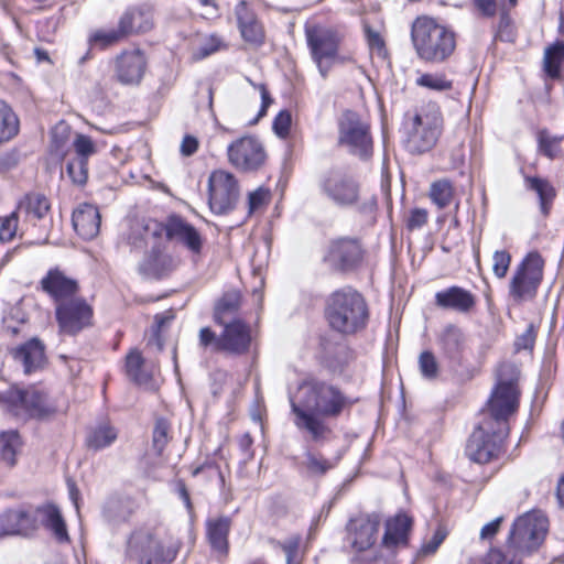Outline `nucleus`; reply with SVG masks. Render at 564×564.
<instances>
[{"label":"nucleus","mask_w":564,"mask_h":564,"mask_svg":"<svg viewBox=\"0 0 564 564\" xmlns=\"http://www.w3.org/2000/svg\"><path fill=\"white\" fill-rule=\"evenodd\" d=\"M228 44L224 36L217 33H198L192 42V57L204 59L217 52L227 50Z\"/></svg>","instance_id":"obj_34"},{"label":"nucleus","mask_w":564,"mask_h":564,"mask_svg":"<svg viewBox=\"0 0 564 564\" xmlns=\"http://www.w3.org/2000/svg\"><path fill=\"white\" fill-rule=\"evenodd\" d=\"M437 343L444 358L451 366L460 365L465 348V335L459 327L447 325L438 335Z\"/></svg>","instance_id":"obj_28"},{"label":"nucleus","mask_w":564,"mask_h":564,"mask_svg":"<svg viewBox=\"0 0 564 564\" xmlns=\"http://www.w3.org/2000/svg\"><path fill=\"white\" fill-rule=\"evenodd\" d=\"M563 142V135H552L544 130L538 135L539 151L551 160L564 156Z\"/></svg>","instance_id":"obj_43"},{"label":"nucleus","mask_w":564,"mask_h":564,"mask_svg":"<svg viewBox=\"0 0 564 564\" xmlns=\"http://www.w3.org/2000/svg\"><path fill=\"white\" fill-rule=\"evenodd\" d=\"M347 402L337 387L325 381L306 380L290 397L293 423L300 431L307 433L311 441L324 443L333 433L326 419L338 417Z\"/></svg>","instance_id":"obj_1"},{"label":"nucleus","mask_w":564,"mask_h":564,"mask_svg":"<svg viewBox=\"0 0 564 564\" xmlns=\"http://www.w3.org/2000/svg\"><path fill=\"white\" fill-rule=\"evenodd\" d=\"M417 85L433 90H447L452 87V80H448L441 73H424L416 80Z\"/></svg>","instance_id":"obj_52"},{"label":"nucleus","mask_w":564,"mask_h":564,"mask_svg":"<svg viewBox=\"0 0 564 564\" xmlns=\"http://www.w3.org/2000/svg\"><path fill=\"white\" fill-rule=\"evenodd\" d=\"M209 207L213 213L224 215L235 208L239 195L236 177L225 171L216 170L208 178Z\"/></svg>","instance_id":"obj_15"},{"label":"nucleus","mask_w":564,"mask_h":564,"mask_svg":"<svg viewBox=\"0 0 564 564\" xmlns=\"http://www.w3.org/2000/svg\"><path fill=\"white\" fill-rule=\"evenodd\" d=\"M119 67L126 70H144L147 67V57L140 48H133L122 52L118 57Z\"/></svg>","instance_id":"obj_48"},{"label":"nucleus","mask_w":564,"mask_h":564,"mask_svg":"<svg viewBox=\"0 0 564 564\" xmlns=\"http://www.w3.org/2000/svg\"><path fill=\"white\" fill-rule=\"evenodd\" d=\"M417 365L420 373L424 379L434 381L438 378L441 367L436 356L432 351H422L419 356Z\"/></svg>","instance_id":"obj_46"},{"label":"nucleus","mask_w":564,"mask_h":564,"mask_svg":"<svg viewBox=\"0 0 564 564\" xmlns=\"http://www.w3.org/2000/svg\"><path fill=\"white\" fill-rule=\"evenodd\" d=\"M36 529V514L23 508L8 509L0 514V536L30 535Z\"/></svg>","instance_id":"obj_24"},{"label":"nucleus","mask_w":564,"mask_h":564,"mask_svg":"<svg viewBox=\"0 0 564 564\" xmlns=\"http://www.w3.org/2000/svg\"><path fill=\"white\" fill-rule=\"evenodd\" d=\"M411 524V519L403 513L388 519L382 535V545L387 549H393L405 544Z\"/></svg>","instance_id":"obj_32"},{"label":"nucleus","mask_w":564,"mask_h":564,"mask_svg":"<svg viewBox=\"0 0 564 564\" xmlns=\"http://www.w3.org/2000/svg\"><path fill=\"white\" fill-rule=\"evenodd\" d=\"M534 330L532 325H530L523 334H521L516 340L517 349H529L534 345Z\"/></svg>","instance_id":"obj_62"},{"label":"nucleus","mask_w":564,"mask_h":564,"mask_svg":"<svg viewBox=\"0 0 564 564\" xmlns=\"http://www.w3.org/2000/svg\"><path fill=\"white\" fill-rule=\"evenodd\" d=\"M20 121L12 108L0 99V144L9 142L18 133Z\"/></svg>","instance_id":"obj_40"},{"label":"nucleus","mask_w":564,"mask_h":564,"mask_svg":"<svg viewBox=\"0 0 564 564\" xmlns=\"http://www.w3.org/2000/svg\"><path fill=\"white\" fill-rule=\"evenodd\" d=\"M42 290L47 293L56 305L76 297L77 281L67 276L58 269H51L41 280Z\"/></svg>","instance_id":"obj_25"},{"label":"nucleus","mask_w":564,"mask_h":564,"mask_svg":"<svg viewBox=\"0 0 564 564\" xmlns=\"http://www.w3.org/2000/svg\"><path fill=\"white\" fill-rule=\"evenodd\" d=\"M411 35L419 56L425 61L443 62L456 46L455 34L426 17L413 22Z\"/></svg>","instance_id":"obj_6"},{"label":"nucleus","mask_w":564,"mask_h":564,"mask_svg":"<svg viewBox=\"0 0 564 564\" xmlns=\"http://www.w3.org/2000/svg\"><path fill=\"white\" fill-rule=\"evenodd\" d=\"M13 358L21 362L26 375L40 369L45 361L44 345L32 338L12 351Z\"/></svg>","instance_id":"obj_31"},{"label":"nucleus","mask_w":564,"mask_h":564,"mask_svg":"<svg viewBox=\"0 0 564 564\" xmlns=\"http://www.w3.org/2000/svg\"><path fill=\"white\" fill-rule=\"evenodd\" d=\"M73 147L75 156L66 164V172L72 183L75 185H85L88 180V159L96 152V147L87 135L77 133Z\"/></svg>","instance_id":"obj_23"},{"label":"nucleus","mask_w":564,"mask_h":564,"mask_svg":"<svg viewBox=\"0 0 564 564\" xmlns=\"http://www.w3.org/2000/svg\"><path fill=\"white\" fill-rule=\"evenodd\" d=\"M405 148L413 154L432 150L443 130V117L436 104H427L413 115H405L403 123Z\"/></svg>","instance_id":"obj_4"},{"label":"nucleus","mask_w":564,"mask_h":564,"mask_svg":"<svg viewBox=\"0 0 564 564\" xmlns=\"http://www.w3.org/2000/svg\"><path fill=\"white\" fill-rule=\"evenodd\" d=\"M118 437V431L108 422H101L91 427L86 435L88 449L98 452L109 447Z\"/></svg>","instance_id":"obj_37"},{"label":"nucleus","mask_w":564,"mask_h":564,"mask_svg":"<svg viewBox=\"0 0 564 564\" xmlns=\"http://www.w3.org/2000/svg\"><path fill=\"white\" fill-rule=\"evenodd\" d=\"M304 466L306 467L310 474L322 476L326 474L329 469L334 468L335 463L324 458L319 454H315L311 451H307L305 453Z\"/></svg>","instance_id":"obj_50"},{"label":"nucleus","mask_w":564,"mask_h":564,"mask_svg":"<svg viewBox=\"0 0 564 564\" xmlns=\"http://www.w3.org/2000/svg\"><path fill=\"white\" fill-rule=\"evenodd\" d=\"M291 121V113L288 110L280 111L273 121V131L275 134L285 138L290 132Z\"/></svg>","instance_id":"obj_57"},{"label":"nucleus","mask_w":564,"mask_h":564,"mask_svg":"<svg viewBox=\"0 0 564 564\" xmlns=\"http://www.w3.org/2000/svg\"><path fill=\"white\" fill-rule=\"evenodd\" d=\"M73 226L84 239L95 238L100 228V214L96 206L85 204L73 213Z\"/></svg>","instance_id":"obj_30"},{"label":"nucleus","mask_w":564,"mask_h":564,"mask_svg":"<svg viewBox=\"0 0 564 564\" xmlns=\"http://www.w3.org/2000/svg\"><path fill=\"white\" fill-rule=\"evenodd\" d=\"M230 525L231 520L228 517H218L206 522L208 542L220 556H225L228 552Z\"/></svg>","instance_id":"obj_33"},{"label":"nucleus","mask_w":564,"mask_h":564,"mask_svg":"<svg viewBox=\"0 0 564 564\" xmlns=\"http://www.w3.org/2000/svg\"><path fill=\"white\" fill-rule=\"evenodd\" d=\"M365 39L369 50L371 66L377 70H388L392 67L386 40L380 31L375 30L369 24L364 26Z\"/></svg>","instance_id":"obj_29"},{"label":"nucleus","mask_w":564,"mask_h":564,"mask_svg":"<svg viewBox=\"0 0 564 564\" xmlns=\"http://www.w3.org/2000/svg\"><path fill=\"white\" fill-rule=\"evenodd\" d=\"M544 261L538 252L528 253L509 282V296L516 304L532 301L543 280Z\"/></svg>","instance_id":"obj_11"},{"label":"nucleus","mask_w":564,"mask_h":564,"mask_svg":"<svg viewBox=\"0 0 564 564\" xmlns=\"http://www.w3.org/2000/svg\"><path fill=\"white\" fill-rule=\"evenodd\" d=\"M19 215H21L18 209L11 213L9 216L4 217L0 224V240L4 242H10L17 235L18 231V223Z\"/></svg>","instance_id":"obj_53"},{"label":"nucleus","mask_w":564,"mask_h":564,"mask_svg":"<svg viewBox=\"0 0 564 564\" xmlns=\"http://www.w3.org/2000/svg\"><path fill=\"white\" fill-rule=\"evenodd\" d=\"M476 302V296L470 291L457 285L449 286L435 294L436 306L460 314L471 312Z\"/></svg>","instance_id":"obj_27"},{"label":"nucleus","mask_w":564,"mask_h":564,"mask_svg":"<svg viewBox=\"0 0 564 564\" xmlns=\"http://www.w3.org/2000/svg\"><path fill=\"white\" fill-rule=\"evenodd\" d=\"M56 321L63 334L74 336L93 324V308L82 297H74L56 305Z\"/></svg>","instance_id":"obj_18"},{"label":"nucleus","mask_w":564,"mask_h":564,"mask_svg":"<svg viewBox=\"0 0 564 564\" xmlns=\"http://www.w3.org/2000/svg\"><path fill=\"white\" fill-rule=\"evenodd\" d=\"M307 43L319 68L339 65L344 57L338 54V37L325 29H312L306 32Z\"/></svg>","instance_id":"obj_20"},{"label":"nucleus","mask_w":564,"mask_h":564,"mask_svg":"<svg viewBox=\"0 0 564 564\" xmlns=\"http://www.w3.org/2000/svg\"><path fill=\"white\" fill-rule=\"evenodd\" d=\"M176 553V549L165 547L148 531L134 532L127 547V557L139 564H167L175 558Z\"/></svg>","instance_id":"obj_12"},{"label":"nucleus","mask_w":564,"mask_h":564,"mask_svg":"<svg viewBox=\"0 0 564 564\" xmlns=\"http://www.w3.org/2000/svg\"><path fill=\"white\" fill-rule=\"evenodd\" d=\"M325 316L332 329L343 335H352L367 326L369 311L358 291L343 288L329 295Z\"/></svg>","instance_id":"obj_2"},{"label":"nucleus","mask_w":564,"mask_h":564,"mask_svg":"<svg viewBox=\"0 0 564 564\" xmlns=\"http://www.w3.org/2000/svg\"><path fill=\"white\" fill-rule=\"evenodd\" d=\"M429 219V213L424 208H414L411 210L406 226L410 230L423 227Z\"/></svg>","instance_id":"obj_58"},{"label":"nucleus","mask_w":564,"mask_h":564,"mask_svg":"<svg viewBox=\"0 0 564 564\" xmlns=\"http://www.w3.org/2000/svg\"><path fill=\"white\" fill-rule=\"evenodd\" d=\"M51 204L48 198L41 193L26 194L18 205V212L28 220L43 219L50 212Z\"/></svg>","instance_id":"obj_35"},{"label":"nucleus","mask_w":564,"mask_h":564,"mask_svg":"<svg viewBox=\"0 0 564 564\" xmlns=\"http://www.w3.org/2000/svg\"><path fill=\"white\" fill-rule=\"evenodd\" d=\"M362 259V249L356 239L339 238L330 242L325 260L337 271L354 270Z\"/></svg>","instance_id":"obj_22"},{"label":"nucleus","mask_w":564,"mask_h":564,"mask_svg":"<svg viewBox=\"0 0 564 564\" xmlns=\"http://www.w3.org/2000/svg\"><path fill=\"white\" fill-rule=\"evenodd\" d=\"M0 403L9 414L22 422L47 420L57 411L47 393L35 386H12L0 392Z\"/></svg>","instance_id":"obj_5"},{"label":"nucleus","mask_w":564,"mask_h":564,"mask_svg":"<svg viewBox=\"0 0 564 564\" xmlns=\"http://www.w3.org/2000/svg\"><path fill=\"white\" fill-rule=\"evenodd\" d=\"M115 78L124 86H137L142 79V73H116Z\"/></svg>","instance_id":"obj_63"},{"label":"nucleus","mask_w":564,"mask_h":564,"mask_svg":"<svg viewBox=\"0 0 564 564\" xmlns=\"http://www.w3.org/2000/svg\"><path fill=\"white\" fill-rule=\"evenodd\" d=\"M381 528L379 513H360L346 524V542L354 552L361 553L375 546Z\"/></svg>","instance_id":"obj_16"},{"label":"nucleus","mask_w":564,"mask_h":564,"mask_svg":"<svg viewBox=\"0 0 564 564\" xmlns=\"http://www.w3.org/2000/svg\"><path fill=\"white\" fill-rule=\"evenodd\" d=\"M128 377L138 384H148L152 372L145 368L144 359L138 350H132L126 359Z\"/></svg>","instance_id":"obj_41"},{"label":"nucleus","mask_w":564,"mask_h":564,"mask_svg":"<svg viewBox=\"0 0 564 564\" xmlns=\"http://www.w3.org/2000/svg\"><path fill=\"white\" fill-rule=\"evenodd\" d=\"M549 530V520L541 511L528 512L519 517L510 531L508 546L527 556L544 541Z\"/></svg>","instance_id":"obj_9"},{"label":"nucleus","mask_w":564,"mask_h":564,"mask_svg":"<svg viewBox=\"0 0 564 564\" xmlns=\"http://www.w3.org/2000/svg\"><path fill=\"white\" fill-rule=\"evenodd\" d=\"M147 238H161L165 234L167 241H174L186 248L192 254H200L204 246L202 234L185 218L172 214L163 223L150 221L145 225Z\"/></svg>","instance_id":"obj_10"},{"label":"nucleus","mask_w":564,"mask_h":564,"mask_svg":"<svg viewBox=\"0 0 564 564\" xmlns=\"http://www.w3.org/2000/svg\"><path fill=\"white\" fill-rule=\"evenodd\" d=\"M237 26L243 41L260 45L264 40V30L250 6L241 0L235 7Z\"/></svg>","instance_id":"obj_26"},{"label":"nucleus","mask_w":564,"mask_h":564,"mask_svg":"<svg viewBox=\"0 0 564 564\" xmlns=\"http://www.w3.org/2000/svg\"><path fill=\"white\" fill-rule=\"evenodd\" d=\"M446 538V532L443 529H437L435 533L433 534L432 539L424 543L420 550V553L423 555H430L433 554L440 545L443 543V541Z\"/></svg>","instance_id":"obj_59"},{"label":"nucleus","mask_w":564,"mask_h":564,"mask_svg":"<svg viewBox=\"0 0 564 564\" xmlns=\"http://www.w3.org/2000/svg\"><path fill=\"white\" fill-rule=\"evenodd\" d=\"M227 155L229 163L243 172L257 171L267 158L262 143L252 137H243L230 143Z\"/></svg>","instance_id":"obj_19"},{"label":"nucleus","mask_w":564,"mask_h":564,"mask_svg":"<svg viewBox=\"0 0 564 564\" xmlns=\"http://www.w3.org/2000/svg\"><path fill=\"white\" fill-rule=\"evenodd\" d=\"M502 521V518H496L495 520L488 522L485 524L480 530V539L481 540H490L494 538L497 532L499 531L500 523Z\"/></svg>","instance_id":"obj_64"},{"label":"nucleus","mask_w":564,"mask_h":564,"mask_svg":"<svg viewBox=\"0 0 564 564\" xmlns=\"http://www.w3.org/2000/svg\"><path fill=\"white\" fill-rule=\"evenodd\" d=\"M199 148V141L196 137L192 134L184 135L181 145L180 152L183 156H192L197 152Z\"/></svg>","instance_id":"obj_60"},{"label":"nucleus","mask_w":564,"mask_h":564,"mask_svg":"<svg viewBox=\"0 0 564 564\" xmlns=\"http://www.w3.org/2000/svg\"><path fill=\"white\" fill-rule=\"evenodd\" d=\"M475 8L486 18H492L497 13V0H473Z\"/></svg>","instance_id":"obj_61"},{"label":"nucleus","mask_w":564,"mask_h":564,"mask_svg":"<svg viewBox=\"0 0 564 564\" xmlns=\"http://www.w3.org/2000/svg\"><path fill=\"white\" fill-rule=\"evenodd\" d=\"M429 196L431 200L440 208L447 207L454 197V186L451 181L443 178L435 181L430 186Z\"/></svg>","instance_id":"obj_44"},{"label":"nucleus","mask_w":564,"mask_h":564,"mask_svg":"<svg viewBox=\"0 0 564 564\" xmlns=\"http://www.w3.org/2000/svg\"><path fill=\"white\" fill-rule=\"evenodd\" d=\"M511 263V254L506 250H497L492 256V272L497 279L506 278Z\"/></svg>","instance_id":"obj_54"},{"label":"nucleus","mask_w":564,"mask_h":564,"mask_svg":"<svg viewBox=\"0 0 564 564\" xmlns=\"http://www.w3.org/2000/svg\"><path fill=\"white\" fill-rule=\"evenodd\" d=\"M171 438V424L165 419H158L152 432V447L158 455L163 453Z\"/></svg>","instance_id":"obj_47"},{"label":"nucleus","mask_w":564,"mask_h":564,"mask_svg":"<svg viewBox=\"0 0 564 564\" xmlns=\"http://www.w3.org/2000/svg\"><path fill=\"white\" fill-rule=\"evenodd\" d=\"M223 330L216 335L209 327L199 330V345L216 352H227L235 356L245 355L251 346L250 327L241 319L219 324Z\"/></svg>","instance_id":"obj_8"},{"label":"nucleus","mask_w":564,"mask_h":564,"mask_svg":"<svg viewBox=\"0 0 564 564\" xmlns=\"http://www.w3.org/2000/svg\"><path fill=\"white\" fill-rule=\"evenodd\" d=\"M527 189L536 193L540 202V209L543 215L549 214L550 205L555 197V189L552 184L539 176H524Z\"/></svg>","instance_id":"obj_39"},{"label":"nucleus","mask_w":564,"mask_h":564,"mask_svg":"<svg viewBox=\"0 0 564 564\" xmlns=\"http://www.w3.org/2000/svg\"><path fill=\"white\" fill-rule=\"evenodd\" d=\"M21 445L22 443L18 432H2L0 434V459L10 467L14 466Z\"/></svg>","instance_id":"obj_42"},{"label":"nucleus","mask_w":564,"mask_h":564,"mask_svg":"<svg viewBox=\"0 0 564 564\" xmlns=\"http://www.w3.org/2000/svg\"><path fill=\"white\" fill-rule=\"evenodd\" d=\"M151 250L147 253L139 265V271L148 279H161L170 274L178 264L167 251V243L161 238H153Z\"/></svg>","instance_id":"obj_21"},{"label":"nucleus","mask_w":564,"mask_h":564,"mask_svg":"<svg viewBox=\"0 0 564 564\" xmlns=\"http://www.w3.org/2000/svg\"><path fill=\"white\" fill-rule=\"evenodd\" d=\"M301 536L295 534L280 542V545L286 556V564L299 563V550H300Z\"/></svg>","instance_id":"obj_55"},{"label":"nucleus","mask_w":564,"mask_h":564,"mask_svg":"<svg viewBox=\"0 0 564 564\" xmlns=\"http://www.w3.org/2000/svg\"><path fill=\"white\" fill-rule=\"evenodd\" d=\"M319 188L334 205L339 207L356 206L360 199L358 181L341 170L326 173L319 182Z\"/></svg>","instance_id":"obj_14"},{"label":"nucleus","mask_w":564,"mask_h":564,"mask_svg":"<svg viewBox=\"0 0 564 564\" xmlns=\"http://www.w3.org/2000/svg\"><path fill=\"white\" fill-rule=\"evenodd\" d=\"M517 369L512 365H502L498 370V380L488 401L490 419L487 422L508 429L507 419L519 405Z\"/></svg>","instance_id":"obj_7"},{"label":"nucleus","mask_w":564,"mask_h":564,"mask_svg":"<svg viewBox=\"0 0 564 564\" xmlns=\"http://www.w3.org/2000/svg\"><path fill=\"white\" fill-rule=\"evenodd\" d=\"M340 142L360 159H368L372 154V139L369 127L362 122L354 111H345L339 123Z\"/></svg>","instance_id":"obj_17"},{"label":"nucleus","mask_w":564,"mask_h":564,"mask_svg":"<svg viewBox=\"0 0 564 564\" xmlns=\"http://www.w3.org/2000/svg\"><path fill=\"white\" fill-rule=\"evenodd\" d=\"M155 28L154 9L149 3L127 7L118 17L113 29H97L90 32L88 42L106 48L113 46L131 36L151 32Z\"/></svg>","instance_id":"obj_3"},{"label":"nucleus","mask_w":564,"mask_h":564,"mask_svg":"<svg viewBox=\"0 0 564 564\" xmlns=\"http://www.w3.org/2000/svg\"><path fill=\"white\" fill-rule=\"evenodd\" d=\"M507 435L508 429H494L492 423L484 421L471 433L466 445V455L475 463L486 464L497 455Z\"/></svg>","instance_id":"obj_13"},{"label":"nucleus","mask_w":564,"mask_h":564,"mask_svg":"<svg viewBox=\"0 0 564 564\" xmlns=\"http://www.w3.org/2000/svg\"><path fill=\"white\" fill-rule=\"evenodd\" d=\"M241 294L238 290H229L223 294L215 306L214 319L217 324L231 322L240 308Z\"/></svg>","instance_id":"obj_38"},{"label":"nucleus","mask_w":564,"mask_h":564,"mask_svg":"<svg viewBox=\"0 0 564 564\" xmlns=\"http://www.w3.org/2000/svg\"><path fill=\"white\" fill-rule=\"evenodd\" d=\"M564 67V41H556L544 50L543 70H561Z\"/></svg>","instance_id":"obj_45"},{"label":"nucleus","mask_w":564,"mask_h":564,"mask_svg":"<svg viewBox=\"0 0 564 564\" xmlns=\"http://www.w3.org/2000/svg\"><path fill=\"white\" fill-rule=\"evenodd\" d=\"M35 513L42 517L43 525L52 531L58 542H67L69 540L66 524L57 507L45 505L39 507Z\"/></svg>","instance_id":"obj_36"},{"label":"nucleus","mask_w":564,"mask_h":564,"mask_svg":"<svg viewBox=\"0 0 564 564\" xmlns=\"http://www.w3.org/2000/svg\"><path fill=\"white\" fill-rule=\"evenodd\" d=\"M271 198L270 191L264 187H258L251 192L248 197L249 214H252L269 204Z\"/></svg>","instance_id":"obj_56"},{"label":"nucleus","mask_w":564,"mask_h":564,"mask_svg":"<svg viewBox=\"0 0 564 564\" xmlns=\"http://www.w3.org/2000/svg\"><path fill=\"white\" fill-rule=\"evenodd\" d=\"M72 131L70 129L64 124H56L51 132V150L56 155H64L66 151V147L70 140Z\"/></svg>","instance_id":"obj_49"},{"label":"nucleus","mask_w":564,"mask_h":564,"mask_svg":"<svg viewBox=\"0 0 564 564\" xmlns=\"http://www.w3.org/2000/svg\"><path fill=\"white\" fill-rule=\"evenodd\" d=\"M524 556L507 546L505 552L500 550H491L484 564H523Z\"/></svg>","instance_id":"obj_51"}]
</instances>
